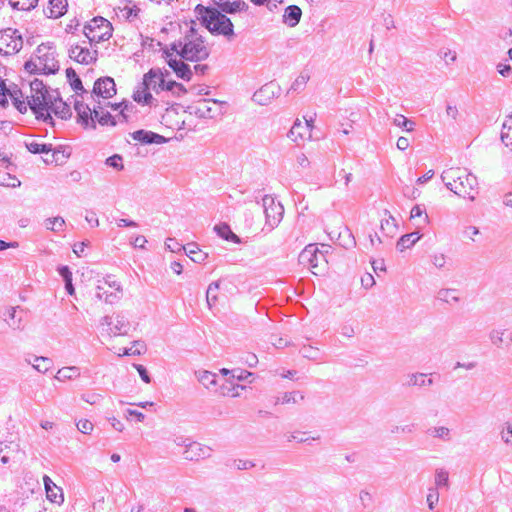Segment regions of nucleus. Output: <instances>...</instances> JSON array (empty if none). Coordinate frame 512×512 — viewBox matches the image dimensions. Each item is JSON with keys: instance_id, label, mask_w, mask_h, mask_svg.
<instances>
[{"instance_id": "13", "label": "nucleus", "mask_w": 512, "mask_h": 512, "mask_svg": "<svg viewBox=\"0 0 512 512\" xmlns=\"http://www.w3.org/2000/svg\"><path fill=\"white\" fill-rule=\"evenodd\" d=\"M93 94L104 99H109L116 94V85L111 77H102L95 81Z\"/></svg>"}, {"instance_id": "45", "label": "nucleus", "mask_w": 512, "mask_h": 512, "mask_svg": "<svg viewBox=\"0 0 512 512\" xmlns=\"http://www.w3.org/2000/svg\"><path fill=\"white\" fill-rule=\"evenodd\" d=\"M198 381L203 384L206 388H210L216 385V374L204 370L197 373Z\"/></svg>"}, {"instance_id": "22", "label": "nucleus", "mask_w": 512, "mask_h": 512, "mask_svg": "<svg viewBox=\"0 0 512 512\" xmlns=\"http://www.w3.org/2000/svg\"><path fill=\"white\" fill-rule=\"evenodd\" d=\"M288 136L293 141H298L299 139L303 140L306 137L310 138L311 133L308 132V125H303V123L300 120H296L293 126L291 127Z\"/></svg>"}, {"instance_id": "5", "label": "nucleus", "mask_w": 512, "mask_h": 512, "mask_svg": "<svg viewBox=\"0 0 512 512\" xmlns=\"http://www.w3.org/2000/svg\"><path fill=\"white\" fill-rule=\"evenodd\" d=\"M170 73L169 71L165 70L164 72L160 69L151 68L146 74L143 76V84L144 85H151V80L153 78H158L159 80V88L164 91H170L172 94L176 97H180L187 93V89L182 85L181 83H178L176 81L170 80L166 81V76H168Z\"/></svg>"}, {"instance_id": "2", "label": "nucleus", "mask_w": 512, "mask_h": 512, "mask_svg": "<svg viewBox=\"0 0 512 512\" xmlns=\"http://www.w3.org/2000/svg\"><path fill=\"white\" fill-rule=\"evenodd\" d=\"M197 19L213 35H222L227 39L235 36L234 25L230 18L217 8L198 4L195 7Z\"/></svg>"}, {"instance_id": "42", "label": "nucleus", "mask_w": 512, "mask_h": 512, "mask_svg": "<svg viewBox=\"0 0 512 512\" xmlns=\"http://www.w3.org/2000/svg\"><path fill=\"white\" fill-rule=\"evenodd\" d=\"M45 228L53 232H61L64 230L65 220L61 216L47 218L44 222Z\"/></svg>"}, {"instance_id": "51", "label": "nucleus", "mask_w": 512, "mask_h": 512, "mask_svg": "<svg viewBox=\"0 0 512 512\" xmlns=\"http://www.w3.org/2000/svg\"><path fill=\"white\" fill-rule=\"evenodd\" d=\"M300 353L302 354L303 357L307 359L317 360L320 355V350L310 345H305L300 349Z\"/></svg>"}, {"instance_id": "11", "label": "nucleus", "mask_w": 512, "mask_h": 512, "mask_svg": "<svg viewBox=\"0 0 512 512\" xmlns=\"http://www.w3.org/2000/svg\"><path fill=\"white\" fill-rule=\"evenodd\" d=\"M68 54L72 60L80 64L89 65L96 62L98 52L97 50L91 51L86 46L75 44L71 45Z\"/></svg>"}, {"instance_id": "64", "label": "nucleus", "mask_w": 512, "mask_h": 512, "mask_svg": "<svg viewBox=\"0 0 512 512\" xmlns=\"http://www.w3.org/2000/svg\"><path fill=\"white\" fill-rule=\"evenodd\" d=\"M24 68L27 72H29L31 74H37L39 72H42L38 61H33V60L26 61L24 64Z\"/></svg>"}, {"instance_id": "33", "label": "nucleus", "mask_w": 512, "mask_h": 512, "mask_svg": "<svg viewBox=\"0 0 512 512\" xmlns=\"http://www.w3.org/2000/svg\"><path fill=\"white\" fill-rule=\"evenodd\" d=\"M433 384V380L431 378H427V375L424 373H414L408 375V380L406 382L407 386H431Z\"/></svg>"}, {"instance_id": "18", "label": "nucleus", "mask_w": 512, "mask_h": 512, "mask_svg": "<svg viewBox=\"0 0 512 512\" xmlns=\"http://www.w3.org/2000/svg\"><path fill=\"white\" fill-rule=\"evenodd\" d=\"M43 482L47 498L53 503H62L64 500L62 489L59 488L47 475H44Z\"/></svg>"}, {"instance_id": "21", "label": "nucleus", "mask_w": 512, "mask_h": 512, "mask_svg": "<svg viewBox=\"0 0 512 512\" xmlns=\"http://www.w3.org/2000/svg\"><path fill=\"white\" fill-rule=\"evenodd\" d=\"M216 4L219 8L218 10L223 14H234L236 12L246 11L248 9V5L243 0H235L233 2L225 1Z\"/></svg>"}, {"instance_id": "41", "label": "nucleus", "mask_w": 512, "mask_h": 512, "mask_svg": "<svg viewBox=\"0 0 512 512\" xmlns=\"http://www.w3.org/2000/svg\"><path fill=\"white\" fill-rule=\"evenodd\" d=\"M299 400H304V395L299 391L285 392L282 397H278L275 404H289L298 403Z\"/></svg>"}, {"instance_id": "62", "label": "nucleus", "mask_w": 512, "mask_h": 512, "mask_svg": "<svg viewBox=\"0 0 512 512\" xmlns=\"http://www.w3.org/2000/svg\"><path fill=\"white\" fill-rule=\"evenodd\" d=\"M111 108L116 111L120 109V114L126 118V112L129 111V108H132L133 105L130 102H120L115 104H110Z\"/></svg>"}, {"instance_id": "37", "label": "nucleus", "mask_w": 512, "mask_h": 512, "mask_svg": "<svg viewBox=\"0 0 512 512\" xmlns=\"http://www.w3.org/2000/svg\"><path fill=\"white\" fill-rule=\"evenodd\" d=\"M66 77L70 83L71 88L76 93H78L79 91L85 92V89L82 85V81L73 68L70 67L66 69Z\"/></svg>"}, {"instance_id": "20", "label": "nucleus", "mask_w": 512, "mask_h": 512, "mask_svg": "<svg viewBox=\"0 0 512 512\" xmlns=\"http://www.w3.org/2000/svg\"><path fill=\"white\" fill-rule=\"evenodd\" d=\"M302 10L297 5H289L283 14V22L289 27H295L301 19Z\"/></svg>"}, {"instance_id": "52", "label": "nucleus", "mask_w": 512, "mask_h": 512, "mask_svg": "<svg viewBox=\"0 0 512 512\" xmlns=\"http://www.w3.org/2000/svg\"><path fill=\"white\" fill-rule=\"evenodd\" d=\"M122 161H123V158L121 155L114 154V155L108 157L106 159L105 163L107 166L120 171V170L124 169V165H123Z\"/></svg>"}, {"instance_id": "27", "label": "nucleus", "mask_w": 512, "mask_h": 512, "mask_svg": "<svg viewBox=\"0 0 512 512\" xmlns=\"http://www.w3.org/2000/svg\"><path fill=\"white\" fill-rule=\"evenodd\" d=\"M184 252L195 263H202L208 257V254L201 251L196 243L185 246Z\"/></svg>"}, {"instance_id": "15", "label": "nucleus", "mask_w": 512, "mask_h": 512, "mask_svg": "<svg viewBox=\"0 0 512 512\" xmlns=\"http://www.w3.org/2000/svg\"><path fill=\"white\" fill-rule=\"evenodd\" d=\"M183 457L189 461H197L207 458L211 455V448L196 441L188 443L187 449L182 453Z\"/></svg>"}, {"instance_id": "38", "label": "nucleus", "mask_w": 512, "mask_h": 512, "mask_svg": "<svg viewBox=\"0 0 512 512\" xmlns=\"http://www.w3.org/2000/svg\"><path fill=\"white\" fill-rule=\"evenodd\" d=\"M7 95L11 97L13 105L20 113L24 114L27 112V108L29 107L28 102L26 103L25 101L20 99L22 97L21 90L16 89L10 91Z\"/></svg>"}, {"instance_id": "40", "label": "nucleus", "mask_w": 512, "mask_h": 512, "mask_svg": "<svg viewBox=\"0 0 512 512\" xmlns=\"http://www.w3.org/2000/svg\"><path fill=\"white\" fill-rule=\"evenodd\" d=\"M219 290V282L215 281L209 284L207 291H206V302L209 307V309H212L217 302L218 295L217 292Z\"/></svg>"}, {"instance_id": "23", "label": "nucleus", "mask_w": 512, "mask_h": 512, "mask_svg": "<svg viewBox=\"0 0 512 512\" xmlns=\"http://www.w3.org/2000/svg\"><path fill=\"white\" fill-rule=\"evenodd\" d=\"M52 159H44L45 163H56V164H62L68 159L71 155V151L69 147L65 146H57L55 148L52 147Z\"/></svg>"}, {"instance_id": "34", "label": "nucleus", "mask_w": 512, "mask_h": 512, "mask_svg": "<svg viewBox=\"0 0 512 512\" xmlns=\"http://www.w3.org/2000/svg\"><path fill=\"white\" fill-rule=\"evenodd\" d=\"M149 88H145V86H142L138 88L133 93V99L142 105H152V102L154 101V98L152 94L149 92Z\"/></svg>"}, {"instance_id": "4", "label": "nucleus", "mask_w": 512, "mask_h": 512, "mask_svg": "<svg viewBox=\"0 0 512 512\" xmlns=\"http://www.w3.org/2000/svg\"><path fill=\"white\" fill-rule=\"evenodd\" d=\"M112 30V25L107 19L97 16L85 24L83 33L88 42L93 44L109 40L112 36Z\"/></svg>"}, {"instance_id": "10", "label": "nucleus", "mask_w": 512, "mask_h": 512, "mask_svg": "<svg viewBox=\"0 0 512 512\" xmlns=\"http://www.w3.org/2000/svg\"><path fill=\"white\" fill-rule=\"evenodd\" d=\"M37 61L44 74H55L59 70L58 61L55 59L51 46L41 44L37 47Z\"/></svg>"}, {"instance_id": "16", "label": "nucleus", "mask_w": 512, "mask_h": 512, "mask_svg": "<svg viewBox=\"0 0 512 512\" xmlns=\"http://www.w3.org/2000/svg\"><path fill=\"white\" fill-rule=\"evenodd\" d=\"M56 95L52 96L51 103L49 104V112L54 113L57 117L62 120H67L71 117V109L69 105L64 102L57 91H55Z\"/></svg>"}, {"instance_id": "35", "label": "nucleus", "mask_w": 512, "mask_h": 512, "mask_svg": "<svg viewBox=\"0 0 512 512\" xmlns=\"http://www.w3.org/2000/svg\"><path fill=\"white\" fill-rule=\"evenodd\" d=\"M77 122L85 129H96V122L93 109L85 111L77 115Z\"/></svg>"}, {"instance_id": "53", "label": "nucleus", "mask_w": 512, "mask_h": 512, "mask_svg": "<svg viewBox=\"0 0 512 512\" xmlns=\"http://www.w3.org/2000/svg\"><path fill=\"white\" fill-rule=\"evenodd\" d=\"M502 441L512 446V422H506L503 429L500 431Z\"/></svg>"}, {"instance_id": "3", "label": "nucleus", "mask_w": 512, "mask_h": 512, "mask_svg": "<svg viewBox=\"0 0 512 512\" xmlns=\"http://www.w3.org/2000/svg\"><path fill=\"white\" fill-rule=\"evenodd\" d=\"M445 186L461 197L475 199L473 192L477 189V177L465 168H450L441 175Z\"/></svg>"}, {"instance_id": "29", "label": "nucleus", "mask_w": 512, "mask_h": 512, "mask_svg": "<svg viewBox=\"0 0 512 512\" xmlns=\"http://www.w3.org/2000/svg\"><path fill=\"white\" fill-rule=\"evenodd\" d=\"M214 231L217 233L219 237L223 238L224 240L232 241L234 243L240 242L239 237L232 232L230 226L226 223L215 225Z\"/></svg>"}, {"instance_id": "48", "label": "nucleus", "mask_w": 512, "mask_h": 512, "mask_svg": "<svg viewBox=\"0 0 512 512\" xmlns=\"http://www.w3.org/2000/svg\"><path fill=\"white\" fill-rule=\"evenodd\" d=\"M30 90H31L32 95H41V94H44L45 96L51 95L49 93L46 85H44L43 81L39 80L37 78H35L33 81H31Z\"/></svg>"}, {"instance_id": "55", "label": "nucleus", "mask_w": 512, "mask_h": 512, "mask_svg": "<svg viewBox=\"0 0 512 512\" xmlns=\"http://www.w3.org/2000/svg\"><path fill=\"white\" fill-rule=\"evenodd\" d=\"M396 229V223L393 216L389 215L387 219L381 220V230L388 234H392Z\"/></svg>"}, {"instance_id": "28", "label": "nucleus", "mask_w": 512, "mask_h": 512, "mask_svg": "<svg viewBox=\"0 0 512 512\" xmlns=\"http://www.w3.org/2000/svg\"><path fill=\"white\" fill-rule=\"evenodd\" d=\"M22 311H20L21 313ZM5 321L8 326L14 330L22 329V317L19 315L17 308L11 307L7 310V314H5Z\"/></svg>"}, {"instance_id": "57", "label": "nucleus", "mask_w": 512, "mask_h": 512, "mask_svg": "<svg viewBox=\"0 0 512 512\" xmlns=\"http://www.w3.org/2000/svg\"><path fill=\"white\" fill-rule=\"evenodd\" d=\"M77 429L84 434H90L93 431L94 425L88 419H81L76 424Z\"/></svg>"}, {"instance_id": "31", "label": "nucleus", "mask_w": 512, "mask_h": 512, "mask_svg": "<svg viewBox=\"0 0 512 512\" xmlns=\"http://www.w3.org/2000/svg\"><path fill=\"white\" fill-rule=\"evenodd\" d=\"M420 238L421 235L419 232L405 234L397 241V249L402 252L405 249L412 247Z\"/></svg>"}, {"instance_id": "17", "label": "nucleus", "mask_w": 512, "mask_h": 512, "mask_svg": "<svg viewBox=\"0 0 512 512\" xmlns=\"http://www.w3.org/2000/svg\"><path fill=\"white\" fill-rule=\"evenodd\" d=\"M131 136L135 141L142 144H164L167 142L164 136L144 129L134 131Z\"/></svg>"}, {"instance_id": "49", "label": "nucleus", "mask_w": 512, "mask_h": 512, "mask_svg": "<svg viewBox=\"0 0 512 512\" xmlns=\"http://www.w3.org/2000/svg\"><path fill=\"white\" fill-rule=\"evenodd\" d=\"M38 0H10V5L17 10H30L34 8Z\"/></svg>"}, {"instance_id": "9", "label": "nucleus", "mask_w": 512, "mask_h": 512, "mask_svg": "<svg viewBox=\"0 0 512 512\" xmlns=\"http://www.w3.org/2000/svg\"><path fill=\"white\" fill-rule=\"evenodd\" d=\"M262 206L265 214L266 226L272 230L281 222L284 214V208L280 202H276L270 195H265L263 197Z\"/></svg>"}, {"instance_id": "19", "label": "nucleus", "mask_w": 512, "mask_h": 512, "mask_svg": "<svg viewBox=\"0 0 512 512\" xmlns=\"http://www.w3.org/2000/svg\"><path fill=\"white\" fill-rule=\"evenodd\" d=\"M67 7V0H50L49 6L44 9V13L49 18H59L65 14Z\"/></svg>"}, {"instance_id": "39", "label": "nucleus", "mask_w": 512, "mask_h": 512, "mask_svg": "<svg viewBox=\"0 0 512 512\" xmlns=\"http://www.w3.org/2000/svg\"><path fill=\"white\" fill-rule=\"evenodd\" d=\"M26 148L32 154H48L52 151V144L38 143V142H26Z\"/></svg>"}, {"instance_id": "25", "label": "nucleus", "mask_w": 512, "mask_h": 512, "mask_svg": "<svg viewBox=\"0 0 512 512\" xmlns=\"http://www.w3.org/2000/svg\"><path fill=\"white\" fill-rule=\"evenodd\" d=\"M129 321L122 313H118L115 317V322L109 328V333L113 335L125 334L129 328Z\"/></svg>"}, {"instance_id": "60", "label": "nucleus", "mask_w": 512, "mask_h": 512, "mask_svg": "<svg viewBox=\"0 0 512 512\" xmlns=\"http://www.w3.org/2000/svg\"><path fill=\"white\" fill-rule=\"evenodd\" d=\"M431 262L436 268L442 269L446 264V256L443 253H435L431 255Z\"/></svg>"}, {"instance_id": "32", "label": "nucleus", "mask_w": 512, "mask_h": 512, "mask_svg": "<svg viewBox=\"0 0 512 512\" xmlns=\"http://www.w3.org/2000/svg\"><path fill=\"white\" fill-rule=\"evenodd\" d=\"M80 376V369L76 366H68L59 369L55 375L58 381L72 380Z\"/></svg>"}, {"instance_id": "7", "label": "nucleus", "mask_w": 512, "mask_h": 512, "mask_svg": "<svg viewBox=\"0 0 512 512\" xmlns=\"http://www.w3.org/2000/svg\"><path fill=\"white\" fill-rule=\"evenodd\" d=\"M23 46V39L17 29L7 28L0 31V54L18 53Z\"/></svg>"}, {"instance_id": "63", "label": "nucleus", "mask_w": 512, "mask_h": 512, "mask_svg": "<svg viewBox=\"0 0 512 512\" xmlns=\"http://www.w3.org/2000/svg\"><path fill=\"white\" fill-rule=\"evenodd\" d=\"M140 9L133 5V6H125L123 9H122V12H123V15L129 19V20H132L134 18L137 17L138 13H139Z\"/></svg>"}, {"instance_id": "61", "label": "nucleus", "mask_w": 512, "mask_h": 512, "mask_svg": "<svg viewBox=\"0 0 512 512\" xmlns=\"http://www.w3.org/2000/svg\"><path fill=\"white\" fill-rule=\"evenodd\" d=\"M309 80V77L306 76V75H300L298 76L295 81L292 83L291 87H290V90H293V91H299L301 90L303 87H305L307 81Z\"/></svg>"}, {"instance_id": "59", "label": "nucleus", "mask_w": 512, "mask_h": 512, "mask_svg": "<svg viewBox=\"0 0 512 512\" xmlns=\"http://www.w3.org/2000/svg\"><path fill=\"white\" fill-rule=\"evenodd\" d=\"M102 395L98 393H84L81 399L91 405H96L102 400Z\"/></svg>"}, {"instance_id": "14", "label": "nucleus", "mask_w": 512, "mask_h": 512, "mask_svg": "<svg viewBox=\"0 0 512 512\" xmlns=\"http://www.w3.org/2000/svg\"><path fill=\"white\" fill-rule=\"evenodd\" d=\"M324 259V254L319 251L315 244L307 245L299 254V261L301 264H307L311 268H316L319 261Z\"/></svg>"}, {"instance_id": "43", "label": "nucleus", "mask_w": 512, "mask_h": 512, "mask_svg": "<svg viewBox=\"0 0 512 512\" xmlns=\"http://www.w3.org/2000/svg\"><path fill=\"white\" fill-rule=\"evenodd\" d=\"M98 108H101V107L98 106V107L93 108L94 117L98 121V123L102 126H104V125L115 126L116 125L115 118L109 112H105V113L101 112L100 113L98 111Z\"/></svg>"}, {"instance_id": "44", "label": "nucleus", "mask_w": 512, "mask_h": 512, "mask_svg": "<svg viewBox=\"0 0 512 512\" xmlns=\"http://www.w3.org/2000/svg\"><path fill=\"white\" fill-rule=\"evenodd\" d=\"M437 299L446 303H457L459 297L456 296V289L444 288L440 289L437 293Z\"/></svg>"}, {"instance_id": "8", "label": "nucleus", "mask_w": 512, "mask_h": 512, "mask_svg": "<svg viewBox=\"0 0 512 512\" xmlns=\"http://www.w3.org/2000/svg\"><path fill=\"white\" fill-rule=\"evenodd\" d=\"M162 56L167 62L168 66L174 71L176 76L182 80L189 81L192 78V70L190 65L185 63L182 58L175 51H171L168 46L162 49Z\"/></svg>"}, {"instance_id": "26", "label": "nucleus", "mask_w": 512, "mask_h": 512, "mask_svg": "<svg viewBox=\"0 0 512 512\" xmlns=\"http://www.w3.org/2000/svg\"><path fill=\"white\" fill-rule=\"evenodd\" d=\"M26 361L40 373H46L53 365V361L50 358L43 356H33Z\"/></svg>"}, {"instance_id": "46", "label": "nucleus", "mask_w": 512, "mask_h": 512, "mask_svg": "<svg viewBox=\"0 0 512 512\" xmlns=\"http://www.w3.org/2000/svg\"><path fill=\"white\" fill-rule=\"evenodd\" d=\"M394 125L404 131L411 132L414 130L415 123L402 114H397L393 120Z\"/></svg>"}, {"instance_id": "58", "label": "nucleus", "mask_w": 512, "mask_h": 512, "mask_svg": "<svg viewBox=\"0 0 512 512\" xmlns=\"http://www.w3.org/2000/svg\"><path fill=\"white\" fill-rule=\"evenodd\" d=\"M233 467L237 470H249L255 467V463L251 460L238 459L233 461Z\"/></svg>"}, {"instance_id": "50", "label": "nucleus", "mask_w": 512, "mask_h": 512, "mask_svg": "<svg viewBox=\"0 0 512 512\" xmlns=\"http://www.w3.org/2000/svg\"><path fill=\"white\" fill-rule=\"evenodd\" d=\"M449 483L448 472L444 469H437L435 473V484L437 487H447Z\"/></svg>"}, {"instance_id": "36", "label": "nucleus", "mask_w": 512, "mask_h": 512, "mask_svg": "<svg viewBox=\"0 0 512 512\" xmlns=\"http://www.w3.org/2000/svg\"><path fill=\"white\" fill-rule=\"evenodd\" d=\"M506 330L505 329H493L490 334L489 338L493 345L500 347L507 339L508 343L512 342L511 335L506 336Z\"/></svg>"}, {"instance_id": "1", "label": "nucleus", "mask_w": 512, "mask_h": 512, "mask_svg": "<svg viewBox=\"0 0 512 512\" xmlns=\"http://www.w3.org/2000/svg\"><path fill=\"white\" fill-rule=\"evenodd\" d=\"M168 47L171 51H175L180 58L191 62L206 60L210 55V50L205 44L204 38L198 34L193 26L183 37L172 42Z\"/></svg>"}, {"instance_id": "47", "label": "nucleus", "mask_w": 512, "mask_h": 512, "mask_svg": "<svg viewBox=\"0 0 512 512\" xmlns=\"http://www.w3.org/2000/svg\"><path fill=\"white\" fill-rule=\"evenodd\" d=\"M428 434L432 437L442 439L444 441L450 440V429L445 426L433 427L428 430Z\"/></svg>"}, {"instance_id": "12", "label": "nucleus", "mask_w": 512, "mask_h": 512, "mask_svg": "<svg viewBox=\"0 0 512 512\" xmlns=\"http://www.w3.org/2000/svg\"><path fill=\"white\" fill-rule=\"evenodd\" d=\"M280 90V86L276 82L271 81L254 93L253 100L260 105H267L280 94Z\"/></svg>"}, {"instance_id": "56", "label": "nucleus", "mask_w": 512, "mask_h": 512, "mask_svg": "<svg viewBox=\"0 0 512 512\" xmlns=\"http://www.w3.org/2000/svg\"><path fill=\"white\" fill-rule=\"evenodd\" d=\"M165 246L174 253L182 252L185 249V246L180 244L175 238H167Z\"/></svg>"}, {"instance_id": "24", "label": "nucleus", "mask_w": 512, "mask_h": 512, "mask_svg": "<svg viewBox=\"0 0 512 512\" xmlns=\"http://www.w3.org/2000/svg\"><path fill=\"white\" fill-rule=\"evenodd\" d=\"M501 141L510 151H512V112L507 116L506 120L502 124Z\"/></svg>"}, {"instance_id": "6", "label": "nucleus", "mask_w": 512, "mask_h": 512, "mask_svg": "<svg viewBox=\"0 0 512 512\" xmlns=\"http://www.w3.org/2000/svg\"><path fill=\"white\" fill-rule=\"evenodd\" d=\"M53 95H31L28 98V106L35 115L37 120L47 124L54 125V120L49 112V104Z\"/></svg>"}, {"instance_id": "54", "label": "nucleus", "mask_w": 512, "mask_h": 512, "mask_svg": "<svg viewBox=\"0 0 512 512\" xmlns=\"http://www.w3.org/2000/svg\"><path fill=\"white\" fill-rule=\"evenodd\" d=\"M145 350V345L139 341H135L133 346L125 348L123 354L127 356L141 355Z\"/></svg>"}, {"instance_id": "30", "label": "nucleus", "mask_w": 512, "mask_h": 512, "mask_svg": "<svg viewBox=\"0 0 512 512\" xmlns=\"http://www.w3.org/2000/svg\"><path fill=\"white\" fill-rule=\"evenodd\" d=\"M57 271L64 281L66 292L71 296L74 295L75 288L72 283V272L70 268L66 265H62L58 267Z\"/></svg>"}]
</instances>
